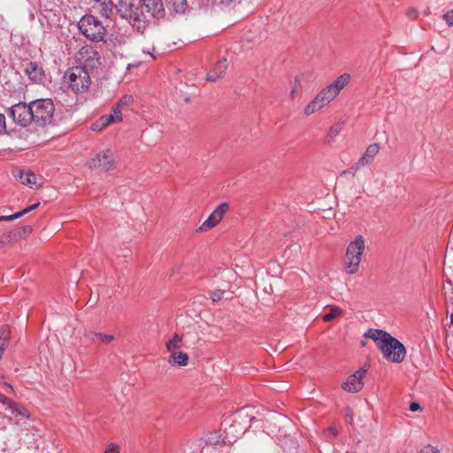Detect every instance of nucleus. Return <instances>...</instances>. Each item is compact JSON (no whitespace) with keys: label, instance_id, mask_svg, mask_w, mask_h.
Here are the masks:
<instances>
[{"label":"nucleus","instance_id":"7c9ffc66","mask_svg":"<svg viewBox=\"0 0 453 453\" xmlns=\"http://www.w3.org/2000/svg\"><path fill=\"white\" fill-rule=\"evenodd\" d=\"M361 167H364L362 165H359V161H357L354 165L349 167L348 170H344L341 173V176H344L346 174L355 175L357 171H358Z\"/></svg>","mask_w":453,"mask_h":453},{"label":"nucleus","instance_id":"c9c22d12","mask_svg":"<svg viewBox=\"0 0 453 453\" xmlns=\"http://www.w3.org/2000/svg\"><path fill=\"white\" fill-rule=\"evenodd\" d=\"M6 129L5 116L0 113V134L4 133Z\"/></svg>","mask_w":453,"mask_h":453},{"label":"nucleus","instance_id":"473e14b6","mask_svg":"<svg viewBox=\"0 0 453 453\" xmlns=\"http://www.w3.org/2000/svg\"><path fill=\"white\" fill-rule=\"evenodd\" d=\"M225 294H226V291L218 289V290L211 292V298L214 303H216V302H219V300L225 298Z\"/></svg>","mask_w":453,"mask_h":453},{"label":"nucleus","instance_id":"2eb2a0df","mask_svg":"<svg viewBox=\"0 0 453 453\" xmlns=\"http://www.w3.org/2000/svg\"><path fill=\"white\" fill-rule=\"evenodd\" d=\"M0 403L6 406V410L10 411L11 413L16 417L20 416L23 418H28L29 414L27 411L20 405H18L12 402L10 398L0 393Z\"/></svg>","mask_w":453,"mask_h":453},{"label":"nucleus","instance_id":"ea45409f","mask_svg":"<svg viewBox=\"0 0 453 453\" xmlns=\"http://www.w3.org/2000/svg\"><path fill=\"white\" fill-rule=\"evenodd\" d=\"M408 16H409L411 19H414V18H416V16H417V12H416V11H410V12H408Z\"/></svg>","mask_w":453,"mask_h":453},{"label":"nucleus","instance_id":"79ce46f5","mask_svg":"<svg viewBox=\"0 0 453 453\" xmlns=\"http://www.w3.org/2000/svg\"><path fill=\"white\" fill-rule=\"evenodd\" d=\"M93 2L95 3L94 5H99V3H102V0H93Z\"/></svg>","mask_w":453,"mask_h":453},{"label":"nucleus","instance_id":"f03ea898","mask_svg":"<svg viewBox=\"0 0 453 453\" xmlns=\"http://www.w3.org/2000/svg\"><path fill=\"white\" fill-rule=\"evenodd\" d=\"M114 8L117 14L138 32L142 33L148 27L147 16L136 0H118Z\"/></svg>","mask_w":453,"mask_h":453},{"label":"nucleus","instance_id":"4468645a","mask_svg":"<svg viewBox=\"0 0 453 453\" xmlns=\"http://www.w3.org/2000/svg\"><path fill=\"white\" fill-rule=\"evenodd\" d=\"M80 59L85 63L87 66L91 68L99 65V53L90 45H85L79 51Z\"/></svg>","mask_w":453,"mask_h":453},{"label":"nucleus","instance_id":"4be33fe9","mask_svg":"<svg viewBox=\"0 0 453 453\" xmlns=\"http://www.w3.org/2000/svg\"><path fill=\"white\" fill-rule=\"evenodd\" d=\"M188 356L185 352L175 351L171 353L168 362L173 365L184 366L188 364Z\"/></svg>","mask_w":453,"mask_h":453},{"label":"nucleus","instance_id":"a18cd8bd","mask_svg":"<svg viewBox=\"0 0 453 453\" xmlns=\"http://www.w3.org/2000/svg\"><path fill=\"white\" fill-rule=\"evenodd\" d=\"M450 321L453 324V312L450 314Z\"/></svg>","mask_w":453,"mask_h":453},{"label":"nucleus","instance_id":"37998d69","mask_svg":"<svg viewBox=\"0 0 453 453\" xmlns=\"http://www.w3.org/2000/svg\"><path fill=\"white\" fill-rule=\"evenodd\" d=\"M5 241L3 239H0V248L4 247Z\"/></svg>","mask_w":453,"mask_h":453},{"label":"nucleus","instance_id":"f3484780","mask_svg":"<svg viewBox=\"0 0 453 453\" xmlns=\"http://www.w3.org/2000/svg\"><path fill=\"white\" fill-rule=\"evenodd\" d=\"M28 78L35 82H42L44 79V72L35 63L30 62L25 70Z\"/></svg>","mask_w":453,"mask_h":453},{"label":"nucleus","instance_id":"aec40b11","mask_svg":"<svg viewBox=\"0 0 453 453\" xmlns=\"http://www.w3.org/2000/svg\"><path fill=\"white\" fill-rule=\"evenodd\" d=\"M380 147L378 144L373 143L370 144L366 150L364 155L359 158V165H362L363 166L369 165L372 163L374 160L375 156L379 153Z\"/></svg>","mask_w":453,"mask_h":453},{"label":"nucleus","instance_id":"de8ad7c7","mask_svg":"<svg viewBox=\"0 0 453 453\" xmlns=\"http://www.w3.org/2000/svg\"><path fill=\"white\" fill-rule=\"evenodd\" d=\"M451 237L453 239V228H452V231H451Z\"/></svg>","mask_w":453,"mask_h":453},{"label":"nucleus","instance_id":"393cba45","mask_svg":"<svg viewBox=\"0 0 453 453\" xmlns=\"http://www.w3.org/2000/svg\"><path fill=\"white\" fill-rule=\"evenodd\" d=\"M39 205H40V203H36L35 204H32V205L27 207L26 209L15 213V214H12L10 216H0V222L1 221H12V220L19 219L22 216L27 214L28 212L37 209L39 207Z\"/></svg>","mask_w":453,"mask_h":453},{"label":"nucleus","instance_id":"a19ab883","mask_svg":"<svg viewBox=\"0 0 453 453\" xmlns=\"http://www.w3.org/2000/svg\"><path fill=\"white\" fill-rule=\"evenodd\" d=\"M330 432L334 434V435H336L337 434V431L335 428L334 427H330Z\"/></svg>","mask_w":453,"mask_h":453},{"label":"nucleus","instance_id":"1a4fd4ad","mask_svg":"<svg viewBox=\"0 0 453 453\" xmlns=\"http://www.w3.org/2000/svg\"><path fill=\"white\" fill-rule=\"evenodd\" d=\"M90 168H98L103 171H110L116 167V161L113 153L109 150L99 152L89 162Z\"/></svg>","mask_w":453,"mask_h":453},{"label":"nucleus","instance_id":"412c9836","mask_svg":"<svg viewBox=\"0 0 453 453\" xmlns=\"http://www.w3.org/2000/svg\"><path fill=\"white\" fill-rule=\"evenodd\" d=\"M113 4L111 0H102L99 5H93V8L104 18L110 19L113 12Z\"/></svg>","mask_w":453,"mask_h":453},{"label":"nucleus","instance_id":"c756f323","mask_svg":"<svg viewBox=\"0 0 453 453\" xmlns=\"http://www.w3.org/2000/svg\"><path fill=\"white\" fill-rule=\"evenodd\" d=\"M206 442L211 445H218L224 443V441L221 439V436L219 433L213 432L207 436Z\"/></svg>","mask_w":453,"mask_h":453},{"label":"nucleus","instance_id":"c03bdc74","mask_svg":"<svg viewBox=\"0 0 453 453\" xmlns=\"http://www.w3.org/2000/svg\"><path fill=\"white\" fill-rule=\"evenodd\" d=\"M5 385H6V387H7L8 388H10V389H11V391H12V392H13V391H14V390H13V388H12V385H10V384H5Z\"/></svg>","mask_w":453,"mask_h":453},{"label":"nucleus","instance_id":"9d476101","mask_svg":"<svg viewBox=\"0 0 453 453\" xmlns=\"http://www.w3.org/2000/svg\"><path fill=\"white\" fill-rule=\"evenodd\" d=\"M139 4L147 17L157 20L165 18V10L162 0H139Z\"/></svg>","mask_w":453,"mask_h":453},{"label":"nucleus","instance_id":"7ed1b4c3","mask_svg":"<svg viewBox=\"0 0 453 453\" xmlns=\"http://www.w3.org/2000/svg\"><path fill=\"white\" fill-rule=\"evenodd\" d=\"M365 248V242L362 235H357L348 245L344 257V270L348 274L357 273Z\"/></svg>","mask_w":453,"mask_h":453},{"label":"nucleus","instance_id":"ddd939ff","mask_svg":"<svg viewBox=\"0 0 453 453\" xmlns=\"http://www.w3.org/2000/svg\"><path fill=\"white\" fill-rule=\"evenodd\" d=\"M122 121V112L115 106L112 108L111 114L102 116L92 125L93 131H101L107 127L110 124Z\"/></svg>","mask_w":453,"mask_h":453},{"label":"nucleus","instance_id":"6e6552de","mask_svg":"<svg viewBox=\"0 0 453 453\" xmlns=\"http://www.w3.org/2000/svg\"><path fill=\"white\" fill-rule=\"evenodd\" d=\"M350 76L344 73L336 78L330 85L322 88L319 92L326 97L330 104L349 82Z\"/></svg>","mask_w":453,"mask_h":453},{"label":"nucleus","instance_id":"f8f14e48","mask_svg":"<svg viewBox=\"0 0 453 453\" xmlns=\"http://www.w3.org/2000/svg\"><path fill=\"white\" fill-rule=\"evenodd\" d=\"M228 209L227 203H221L207 218V219L199 227L200 231H206L216 226L223 219L224 214Z\"/></svg>","mask_w":453,"mask_h":453},{"label":"nucleus","instance_id":"6ab92c4d","mask_svg":"<svg viewBox=\"0 0 453 453\" xmlns=\"http://www.w3.org/2000/svg\"><path fill=\"white\" fill-rule=\"evenodd\" d=\"M227 68V63L226 59L219 61L213 69L207 74V80L210 81H216L222 78Z\"/></svg>","mask_w":453,"mask_h":453},{"label":"nucleus","instance_id":"4c0bfd02","mask_svg":"<svg viewBox=\"0 0 453 453\" xmlns=\"http://www.w3.org/2000/svg\"><path fill=\"white\" fill-rule=\"evenodd\" d=\"M410 411H419L420 410V405L416 403V402H413L410 404V407H409Z\"/></svg>","mask_w":453,"mask_h":453},{"label":"nucleus","instance_id":"f257e3e1","mask_svg":"<svg viewBox=\"0 0 453 453\" xmlns=\"http://www.w3.org/2000/svg\"><path fill=\"white\" fill-rule=\"evenodd\" d=\"M365 337L374 341L385 359L399 364L404 360L406 349L404 345L389 333L381 329H368Z\"/></svg>","mask_w":453,"mask_h":453},{"label":"nucleus","instance_id":"58836bf2","mask_svg":"<svg viewBox=\"0 0 453 453\" xmlns=\"http://www.w3.org/2000/svg\"><path fill=\"white\" fill-rule=\"evenodd\" d=\"M347 411H348L347 416L349 418V423H352L353 422V413H352V411L350 409H348Z\"/></svg>","mask_w":453,"mask_h":453},{"label":"nucleus","instance_id":"c85d7f7f","mask_svg":"<svg viewBox=\"0 0 453 453\" xmlns=\"http://www.w3.org/2000/svg\"><path fill=\"white\" fill-rule=\"evenodd\" d=\"M134 103V98L130 95L123 96L116 104L115 107L119 108L120 111L124 106H129Z\"/></svg>","mask_w":453,"mask_h":453},{"label":"nucleus","instance_id":"5701e85b","mask_svg":"<svg viewBox=\"0 0 453 453\" xmlns=\"http://www.w3.org/2000/svg\"><path fill=\"white\" fill-rule=\"evenodd\" d=\"M11 336V331L8 326H2L0 327V358L3 356Z\"/></svg>","mask_w":453,"mask_h":453},{"label":"nucleus","instance_id":"e433bc0d","mask_svg":"<svg viewBox=\"0 0 453 453\" xmlns=\"http://www.w3.org/2000/svg\"><path fill=\"white\" fill-rule=\"evenodd\" d=\"M420 453H440V451L432 447V446H427V447H425L421 451Z\"/></svg>","mask_w":453,"mask_h":453},{"label":"nucleus","instance_id":"0eeeda50","mask_svg":"<svg viewBox=\"0 0 453 453\" xmlns=\"http://www.w3.org/2000/svg\"><path fill=\"white\" fill-rule=\"evenodd\" d=\"M30 109L31 103H18L8 109V114L16 124L27 127L33 123Z\"/></svg>","mask_w":453,"mask_h":453},{"label":"nucleus","instance_id":"bb28decb","mask_svg":"<svg viewBox=\"0 0 453 453\" xmlns=\"http://www.w3.org/2000/svg\"><path fill=\"white\" fill-rule=\"evenodd\" d=\"M19 180L22 184H35L36 177L35 175L30 172H23L21 171L19 174Z\"/></svg>","mask_w":453,"mask_h":453},{"label":"nucleus","instance_id":"cd10ccee","mask_svg":"<svg viewBox=\"0 0 453 453\" xmlns=\"http://www.w3.org/2000/svg\"><path fill=\"white\" fill-rule=\"evenodd\" d=\"M342 314V310L338 307H332L328 313L323 315V320L325 322H329L334 319L337 318Z\"/></svg>","mask_w":453,"mask_h":453},{"label":"nucleus","instance_id":"49530a36","mask_svg":"<svg viewBox=\"0 0 453 453\" xmlns=\"http://www.w3.org/2000/svg\"><path fill=\"white\" fill-rule=\"evenodd\" d=\"M26 229H27L28 232H30V231H31L30 226H27Z\"/></svg>","mask_w":453,"mask_h":453},{"label":"nucleus","instance_id":"72a5a7b5","mask_svg":"<svg viewBox=\"0 0 453 453\" xmlns=\"http://www.w3.org/2000/svg\"><path fill=\"white\" fill-rule=\"evenodd\" d=\"M443 19L446 21V23L449 26L453 27V10H450V11L447 12L443 15Z\"/></svg>","mask_w":453,"mask_h":453},{"label":"nucleus","instance_id":"dca6fc26","mask_svg":"<svg viewBox=\"0 0 453 453\" xmlns=\"http://www.w3.org/2000/svg\"><path fill=\"white\" fill-rule=\"evenodd\" d=\"M329 103L326 97L319 92L316 96L304 107L303 112L305 115L310 116L321 109H323Z\"/></svg>","mask_w":453,"mask_h":453},{"label":"nucleus","instance_id":"20e7f679","mask_svg":"<svg viewBox=\"0 0 453 453\" xmlns=\"http://www.w3.org/2000/svg\"><path fill=\"white\" fill-rule=\"evenodd\" d=\"M80 32L88 40L99 42L106 36V28L103 23L93 15H84L78 22Z\"/></svg>","mask_w":453,"mask_h":453},{"label":"nucleus","instance_id":"a211bd4d","mask_svg":"<svg viewBox=\"0 0 453 453\" xmlns=\"http://www.w3.org/2000/svg\"><path fill=\"white\" fill-rule=\"evenodd\" d=\"M84 337L94 343L101 344H109L114 340L113 335L105 334L103 333H96L93 331L86 332Z\"/></svg>","mask_w":453,"mask_h":453},{"label":"nucleus","instance_id":"423d86ee","mask_svg":"<svg viewBox=\"0 0 453 453\" xmlns=\"http://www.w3.org/2000/svg\"><path fill=\"white\" fill-rule=\"evenodd\" d=\"M65 77L69 87L74 92H83L91 84L90 76L84 66H74L68 69Z\"/></svg>","mask_w":453,"mask_h":453},{"label":"nucleus","instance_id":"39448f33","mask_svg":"<svg viewBox=\"0 0 453 453\" xmlns=\"http://www.w3.org/2000/svg\"><path fill=\"white\" fill-rule=\"evenodd\" d=\"M31 103L33 123L38 127H46L52 123L55 105L50 99H36Z\"/></svg>","mask_w":453,"mask_h":453},{"label":"nucleus","instance_id":"b1692460","mask_svg":"<svg viewBox=\"0 0 453 453\" xmlns=\"http://www.w3.org/2000/svg\"><path fill=\"white\" fill-rule=\"evenodd\" d=\"M166 6L174 12H185L188 3L187 0H165Z\"/></svg>","mask_w":453,"mask_h":453},{"label":"nucleus","instance_id":"9b49d317","mask_svg":"<svg viewBox=\"0 0 453 453\" xmlns=\"http://www.w3.org/2000/svg\"><path fill=\"white\" fill-rule=\"evenodd\" d=\"M366 372L367 371L364 368L356 371L343 382L342 389L349 393L359 392L364 387L363 379L365 377Z\"/></svg>","mask_w":453,"mask_h":453},{"label":"nucleus","instance_id":"a878e982","mask_svg":"<svg viewBox=\"0 0 453 453\" xmlns=\"http://www.w3.org/2000/svg\"><path fill=\"white\" fill-rule=\"evenodd\" d=\"M182 347V339L175 334L171 340L166 342V349L169 352H175Z\"/></svg>","mask_w":453,"mask_h":453},{"label":"nucleus","instance_id":"2f4dec72","mask_svg":"<svg viewBox=\"0 0 453 453\" xmlns=\"http://www.w3.org/2000/svg\"><path fill=\"white\" fill-rule=\"evenodd\" d=\"M342 131V125L341 124H335L332 126L328 131V137L334 138L337 136Z\"/></svg>","mask_w":453,"mask_h":453},{"label":"nucleus","instance_id":"f704fd0d","mask_svg":"<svg viewBox=\"0 0 453 453\" xmlns=\"http://www.w3.org/2000/svg\"><path fill=\"white\" fill-rule=\"evenodd\" d=\"M104 453H119V447L114 443H111Z\"/></svg>","mask_w":453,"mask_h":453}]
</instances>
